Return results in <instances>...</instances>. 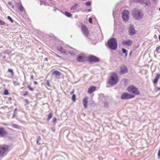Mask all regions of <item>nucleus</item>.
Wrapping results in <instances>:
<instances>
[{"instance_id": "obj_55", "label": "nucleus", "mask_w": 160, "mask_h": 160, "mask_svg": "<svg viewBox=\"0 0 160 160\" xmlns=\"http://www.w3.org/2000/svg\"><path fill=\"white\" fill-rule=\"evenodd\" d=\"M88 12H90V11H91V9H88Z\"/></svg>"}, {"instance_id": "obj_11", "label": "nucleus", "mask_w": 160, "mask_h": 160, "mask_svg": "<svg viewBox=\"0 0 160 160\" xmlns=\"http://www.w3.org/2000/svg\"><path fill=\"white\" fill-rule=\"evenodd\" d=\"M132 44V41L129 39L126 41H124L122 43V44L123 45H126L128 46H131Z\"/></svg>"}, {"instance_id": "obj_33", "label": "nucleus", "mask_w": 160, "mask_h": 160, "mask_svg": "<svg viewBox=\"0 0 160 160\" xmlns=\"http://www.w3.org/2000/svg\"><path fill=\"white\" fill-rule=\"evenodd\" d=\"M4 94L5 95H7L8 94V92L7 89H6L4 91Z\"/></svg>"}, {"instance_id": "obj_62", "label": "nucleus", "mask_w": 160, "mask_h": 160, "mask_svg": "<svg viewBox=\"0 0 160 160\" xmlns=\"http://www.w3.org/2000/svg\"><path fill=\"white\" fill-rule=\"evenodd\" d=\"M16 110V109H15L14 112H15V111Z\"/></svg>"}, {"instance_id": "obj_61", "label": "nucleus", "mask_w": 160, "mask_h": 160, "mask_svg": "<svg viewBox=\"0 0 160 160\" xmlns=\"http://www.w3.org/2000/svg\"><path fill=\"white\" fill-rule=\"evenodd\" d=\"M54 11H56V9H54Z\"/></svg>"}, {"instance_id": "obj_12", "label": "nucleus", "mask_w": 160, "mask_h": 160, "mask_svg": "<svg viewBox=\"0 0 160 160\" xmlns=\"http://www.w3.org/2000/svg\"><path fill=\"white\" fill-rule=\"evenodd\" d=\"M7 134V132L3 128L0 127V137H4Z\"/></svg>"}, {"instance_id": "obj_57", "label": "nucleus", "mask_w": 160, "mask_h": 160, "mask_svg": "<svg viewBox=\"0 0 160 160\" xmlns=\"http://www.w3.org/2000/svg\"><path fill=\"white\" fill-rule=\"evenodd\" d=\"M153 1L154 2H156V1H157V0H153Z\"/></svg>"}, {"instance_id": "obj_6", "label": "nucleus", "mask_w": 160, "mask_h": 160, "mask_svg": "<svg viewBox=\"0 0 160 160\" xmlns=\"http://www.w3.org/2000/svg\"><path fill=\"white\" fill-rule=\"evenodd\" d=\"M135 97L134 95L130 94L127 92H124L122 94L121 98L122 100H126L133 98Z\"/></svg>"}, {"instance_id": "obj_58", "label": "nucleus", "mask_w": 160, "mask_h": 160, "mask_svg": "<svg viewBox=\"0 0 160 160\" xmlns=\"http://www.w3.org/2000/svg\"><path fill=\"white\" fill-rule=\"evenodd\" d=\"M45 59L47 61H48V59L47 58H45Z\"/></svg>"}, {"instance_id": "obj_21", "label": "nucleus", "mask_w": 160, "mask_h": 160, "mask_svg": "<svg viewBox=\"0 0 160 160\" xmlns=\"http://www.w3.org/2000/svg\"><path fill=\"white\" fill-rule=\"evenodd\" d=\"M52 74L55 75L56 77L60 76L61 75V73L58 71H55L52 72Z\"/></svg>"}, {"instance_id": "obj_3", "label": "nucleus", "mask_w": 160, "mask_h": 160, "mask_svg": "<svg viewBox=\"0 0 160 160\" xmlns=\"http://www.w3.org/2000/svg\"><path fill=\"white\" fill-rule=\"evenodd\" d=\"M111 76L109 79L108 83L111 85L116 84L118 81V77L117 74L115 73H111Z\"/></svg>"}, {"instance_id": "obj_20", "label": "nucleus", "mask_w": 160, "mask_h": 160, "mask_svg": "<svg viewBox=\"0 0 160 160\" xmlns=\"http://www.w3.org/2000/svg\"><path fill=\"white\" fill-rule=\"evenodd\" d=\"M18 8L21 12L24 11V9L21 4H20L18 6Z\"/></svg>"}, {"instance_id": "obj_4", "label": "nucleus", "mask_w": 160, "mask_h": 160, "mask_svg": "<svg viewBox=\"0 0 160 160\" xmlns=\"http://www.w3.org/2000/svg\"><path fill=\"white\" fill-rule=\"evenodd\" d=\"M9 146L6 144L0 145V157H3L8 151Z\"/></svg>"}, {"instance_id": "obj_1", "label": "nucleus", "mask_w": 160, "mask_h": 160, "mask_svg": "<svg viewBox=\"0 0 160 160\" xmlns=\"http://www.w3.org/2000/svg\"><path fill=\"white\" fill-rule=\"evenodd\" d=\"M107 45L112 50H116L118 47L116 39L113 38L109 39L108 41Z\"/></svg>"}, {"instance_id": "obj_26", "label": "nucleus", "mask_w": 160, "mask_h": 160, "mask_svg": "<svg viewBox=\"0 0 160 160\" xmlns=\"http://www.w3.org/2000/svg\"><path fill=\"white\" fill-rule=\"evenodd\" d=\"M8 71L11 73L12 76H14V73L13 70L12 69H8Z\"/></svg>"}, {"instance_id": "obj_30", "label": "nucleus", "mask_w": 160, "mask_h": 160, "mask_svg": "<svg viewBox=\"0 0 160 160\" xmlns=\"http://www.w3.org/2000/svg\"><path fill=\"white\" fill-rule=\"evenodd\" d=\"M27 87L31 91H34V89L32 88H31L30 86L28 85Z\"/></svg>"}, {"instance_id": "obj_44", "label": "nucleus", "mask_w": 160, "mask_h": 160, "mask_svg": "<svg viewBox=\"0 0 160 160\" xmlns=\"http://www.w3.org/2000/svg\"><path fill=\"white\" fill-rule=\"evenodd\" d=\"M39 141L38 140H37V143L38 144V145H40V143H39Z\"/></svg>"}, {"instance_id": "obj_32", "label": "nucleus", "mask_w": 160, "mask_h": 160, "mask_svg": "<svg viewBox=\"0 0 160 160\" xmlns=\"http://www.w3.org/2000/svg\"><path fill=\"white\" fill-rule=\"evenodd\" d=\"M7 18L10 21L12 22H13V20L10 16H8Z\"/></svg>"}, {"instance_id": "obj_8", "label": "nucleus", "mask_w": 160, "mask_h": 160, "mask_svg": "<svg viewBox=\"0 0 160 160\" xmlns=\"http://www.w3.org/2000/svg\"><path fill=\"white\" fill-rule=\"evenodd\" d=\"M88 59L90 62H98L99 61L98 58L93 55L89 56Z\"/></svg>"}, {"instance_id": "obj_14", "label": "nucleus", "mask_w": 160, "mask_h": 160, "mask_svg": "<svg viewBox=\"0 0 160 160\" xmlns=\"http://www.w3.org/2000/svg\"><path fill=\"white\" fill-rule=\"evenodd\" d=\"M82 31L85 36H87L88 34V30L86 26H82Z\"/></svg>"}, {"instance_id": "obj_16", "label": "nucleus", "mask_w": 160, "mask_h": 160, "mask_svg": "<svg viewBox=\"0 0 160 160\" xmlns=\"http://www.w3.org/2000/svg\"><path fill=\"white\" fill-rule=\"evenodd\" d=\"M96 87L94 86H91L90 87L88 90V93L89 94L91 93L96 90Z\"/></svg>"}, {"instance_id": "obj_50", "label": "nucleus", "mask_w": 160, "mask_h": 160, "mask_svg": "<svg viewBox=\"0 0 160 160\" xmlns=\"http://www.w3.org/2000/svg\"><path fill=\"white\" fill-rule=\"evenodd\" d=\"M8 5H11V2H8Z\"/></svg>"}, {"instance_id": "obj_56", "label": "nucleus", "mask_w": 160, "mask_h": 160, "mask_svg": "<svg viewBox=\"0 0 160 160\" xmlns=\"http://www.w3.org/2000/svg\"><path fill=\"white\" fill-rule=\"evenodd\" d=\"M158 38H159V40L160 41V35H159L158 36Z\"/></svg>"}, {"instance_id": "obj_25", "label": "nucleus", "mask_w": 160, "mask_h": 160, "mask_svg": "<svg viewBox=\"0 0 160 160\" xmlns=\"http://www.w3.org/2000/svg\"><path fill=\"white\" fill-rule=\"evenodd\" d=\"M122 52L123 53H125V57H127V50L124 48L122 49Z\"/></svg>"}, {"instance_id": "obj_17", "label": "nucleus", "mask_w": 160, "mask_h": 160, "mask_svg": "<svg viewBox=\"0 0 160 160\" xmlns=\"http://www.w3.org/2000/svg\"><path fill=\"white\" fill-rule=\"evenodd\" d=\"M88 101V98L87 97L84 98L82 101L83 104L85 108H87Z\"/></svg>"}, {"instance_id": "obj_10", "label": "nucleus", "mask_w": 160, "mask_h": 160, "mask_svg": "<svg viewBox=\"0 0 160 160\" xmlns=\"http://www.w3.org/2000/svg\"><path fill=\"white\" fill-rule=\"evenodd\" d=\"M65 49H66L65 47L62 46L61 45H58L57 47V49L59 52H60L61 53L67 54V53H66V51H65Z\"/></svg>"}, {"instance_id": "obj_2", "label": "nucleus", "mask_w": 160, "mask_h": 160, "mask_svg": "<svg viewBox=\"0 0 160 160\" xmlns=\"http://www.w3.org/2000/svg\"><path fill=\"white\" fill-rule=\"evenodd\" d=\"M132 15L134 19L136 20H139L143 17V15L140 10L137 9L134 10L132 12Z\"/></svg>"}, {"instance_id": "obj_40", "label": "nucleus", "mask_w": 160, "mask_h": 160, "mask_svg": "<svg viewBox=\"0 0 160 160\" xmlns=\"http://www.w3.org/2000/svg\"><path fill=\"white\" fill-rule=\"evenodd\" d=\"M41 138L40 136H38V137L37 138V140H38L40 141L41 140Z\"/></svg>"}, {"instance_id": "obj_22", "label": "nucleus", "mask_w": 160, "mask_h": 160, "mask_svg": "<svg viewBox=\"0 0 160 160\" xmlns=\"http://www.w3.org/2000/svg\"><path fill=\"white\" fill-rule=\"evenodd\" d=\"M65 15L68 17H70L72 16V15L70 13L67 11L65 12Z\"/></svg>"}, {"instance_id": "obj_60", "label": "nucleus", "mask_w": 160, "mask_h": 160, "mask_svg": "<svg viewBox=\"0 0 160 160\" xmlns=\"http://www.w3.org/2000/svg\"><path fill=\"white\" fill-rule=\"evenodd\" d=\"M159 11H160V8H159Z\"/></svg>"}, {"instance_id": "obj_52", "label": "nucleus", "mask_w": 160, "mask_h": 160, "mask_svg": "<svg viewBox=\"0 0 160 160\" xmlns=\"http://www.w3.org/2000/svg\"><path fill=\"white\" fill-rule=\"evenodd\" d=\"M73 91H72V92H71L70 94H73Z\"/></svg>"}, {"instance_id": "obj_38", "label": "nucleus", "mask_w": 160, "mask_h": 160, "mask_svg": "<svg viewBox=\"0 0 160 160\" xmlns=\"http://www.w3.org/2000/svg\"><path fill=\"white\" fill-rule=\"evenodd\" d=\"M54 55L56 56V57H58V58H61L62 57L60 56L59 55H58L55 53H54Z\"/></svg>"}, {"instance_id": "obj_27", "label": "nucleus", "mask_w": 160, "mask_h": 160, "mask_svg": "<svg viewBox=\"0 0 160 160\" xmlns=\"http://www.w3.org/2000/svg\"><path fill=\"white\" fill-rule=\"evenodd\" d=\"M76 95L75 94H73L72 97V99L73 102H75V101Z\"/></svg>"}, {"instance_id": "obj_28", "label": "nucleus", "mask_w": 160, "mask_h": 160, "mask_svg": "<svg viewBox=\"0 0 160 160\" xmlns=\"http://www.w3.org/2000/svg\"><path fill=\"white\" fill-rule=\"evenodd\" d=\"M5 24V22L2 21V20H0V25H4Z\"/></svg>"}, {"instance_id": "obj_53", "label": "nucleus", "mask_w": 160, "mask_h": 160, "mask_svg": "<svg viewBox=\"0 0 160 160\" xmlns=\"http://www.w3.org/2000/svg\"><path fill=\"white\" fill-rule=\"evenodd\" d=\"M157 89H158V90L160 91V88H158Z\"/></svg>"}, {"instance_id": "obj_45", "label": "nucleus", "mask_w": 160, "mask_h": 160, "mask_svg": "<svg viewBox=\"0 0 160 160\" xmlns=\"http://www.w3.org/2000/svg\"><path fill=\"white\" fill-rule=\"evenodd\" d=\"M34 83L35 84H38V82L36 81H35L34 82Z\"/></svg>"}, {"instance_id": "obj_42", "label": "nucleus", "mask_w": 160, "mask_h": 160, "mask_svg": "<svg viewBox=\"0 0 160 160\" xmlns=\"http://www.w3.org/2000/svg\"><path fill=\"white\" fill-rule=\"evenodd\" d=\"M108 102H105L104 103V106H107V105H108Z\"/></svg>"}, {"instance_id": "obj_43", "label": "nucleus", "mask_w": 160, "mask_h": 160, "mask_svg": "<svg viewBox=\"0 0 160 160\" xmlns=\"http://www.w3.org/2000/svg\"><path fill=\"white\" fill-rule=\"evenodd\" d=\"M25 101H26V102L27 104H28L29 103V102L28 100V99H26L25 100Z\"/></svg>"}, {"instance_id": "obj_37", "label": "nucleus", "mask_w": 160, "mask_h": 160, "mask_svg": "<svg viewBox=\"0 0 160 160\" xmlns=\"http://www.w3.org/2000/svg\"><path fill=\"white\" fill-rule=\"evenodd\" d=\"M57 120V118H54L53 119V122L55 123L56 122V121Z\"/></svg>"}, {"instance_id": "obj_9", "label": "nucleus", "mask_w": 160, "mask_h": 160, "mask_svg": "<svg viewBox=\"0 0 160 160\" xmlns=\"http://www.w3.org/2000/svg\"><path fill=\"white\" fill-rule=\"evenodd\" d=\"M128 32L129 33V34L131 35H132L136 33V31L133 25H130L129 28Z\"/></svg>"}, {"instance_id": "obj_18", "label": "nucleus", "mask_w": 160, "mask_h": 160, "mask_svg": "<svg viewBox=\"0 0 160 160\" xmlns=\"http://www.w3.org/2000/svg\"><path fill=\"white\" fill-rule=\"evenodd\" d=\"M78 7H79V4H75L71 8L70 10L72 11H73V12H75Z\"/></svg>"}, {"instance_id": "obj_31", "label": "nucleus", "mask_w": 160, "mask_h": 160, "mask_svg": "<svg viewBox=\"0 0 160 160\" xmlns=\"http://www.w3.org/2000/svg\"><path fill=\"white\" fill-rule=\"evenodd\" d=\"M85 5L87 6H90L91 5V3L90 2L88 1L86 2Z\"/></svg>"}, {"instance_id": "obj_39", "label": "nucleus", "mask_w": 160, "mask_h": 160, "mask_svg": "<svg viewBox=\"0 0 160 160\" xmlns=\"http://www.w3.org/2000/svg\"><path fill=\"white\" fill-rule=\"evenodd\" d=\"M46 83L47 85L48 86H49V87L50 86V83H49V81L48 80L47 81Z\"/></svg>"}, {"instance_id": "obj_41", "label": "nucleus", "mask_w": 160, "mask_h": 160, "mask_svg": "<svg viewBox=\"0 0 160 160\" xmlns=\"http://www.w3.org/2000/svg\"><path fill=\"white\" fill-rule=\"evenodd\" d=\"M158 157H160V150H159L158 152Z\"/></svg>"}, {"instance_id": "obj_51", "label": "nucleus", "mask_w": 160, "mask_h": 160, "mask_svg": "<svg viewBox=\"0 0 160 160\" xmlns=\"http://www.w3.org/2000/svg\"><path fill=\"white\" fill-rule=\"evenodd\" d=\"M6 56L5 55H4V56H3V57H2V58L3 59H5L6 58Z\"/></svg>"}, {"instance_id": "obj_34", "label": "nucleus", "mask_w": 160, "mask_h": 160, "mask_svg": "<svg viewBox=\"0 0 160 160\" xmlns=\"http://www.w3.org/2000/svg\"><path fill=\"white\" fill-rule=\"evenodd\" d=\"M13 83L15 86H17L18 85H19V84L18 83V82L16 81H13Z\"/></svg>"}, {"instance_id": "obj_54", "label": "nucleus", "mask_w": 160, "mask_h": 160, "mask_svg": "<svg viewBox=\"0 0 160 160\" xmlns=\"http://www.w3.org/2000/svg\"><path fill=\"white\" fill-rule=\"evenodd\" d=\"M14 116H15V113H14L13 115V116H12V118H13L14 117Z\"/></svg>"}, {"instance_id": "obj_23", "label": "nucleus", "mask_w": 160, "mask_h": 160, "mask_svg": "<svg viewBox=\"0 0 160 160\" xmlns=\"http://www.w3.org/2000/svg\"><path fill=\"white\" fill-rule=\"evenodd\" d=\"M11 126L12 127H13V128H15L20 129L19 126L17 124H13Z\"/></svg>"}, {"instance_id": "obj_24", "label": "nucleus", "mask_w": 160, "mask_h": 160, "mask_svg": "<svg viewBox=\"0 0 160 160\" xmlns=\"http://www.w3.org/2000/svg\"><path fill=\"white\" fill-rule=\"evenodd\" d=\"M52 113H50L48 116V117L47 119L48 121H49L50 119L52 118Z\"/></svg>"}, {"instance_id": "obj_13", "label": "nucleus", "mask_w": 160, "mask_h": 160, "mask_svg": "<svg viewBox=\"0 0 160 160\" xmlns=\"http://www.w3.org/2000/svg\"><path fill=\"white\" fill-rule=\"evenodd\" d=\"M128 72V69L127 67L125 66H122L120 68V73L123 74L127 73Z\"/></svg>"}, {"instance_id": "obj_46", "label": "nucleus", "mask_w": 160, "mask_h": 160, "mask_svg": "<svg viewBox=\"0 0 160 160\" xmlns=\"http://www.w3.org/2000/svg\"><path fill=\"white\" fill-rule=\"evenodd\" d=\"M68 53L70 54L71 55H72V52L71 51H70V52H68Z\"/></svg>"}, {"instance_id": "obj_36", "label": "nucleus", "mask_w": 160, "mask_h": 160, "mask_svg": "<svg viewBox=\"0 0 160 160\" xmlns=\"http://www.w3.org/2000/svg\"><path fill=\"white\" fill-rule=\"evenodd\" d=\"M88 21L90 23H92V18H89Z\"/></svg>"}, {"instance_id": "obj_59", "label": "nucleus", "mask_w": 160, "mask_h": 160, "mask_svg": "<svg viewBox=\"0 0 160 160\" xmlns=\"http://www.w3.org/2000/svg\"><path fill=\"white\" fill-rule=\"evenodd\" d=\"M132 53V52H130V54L131 55Z\"/></svg>"}, {"instance_id": "obj_5", "label": "nucleus", "mask_w": 160, "mask_h": 160, "mask_svg": "<svg viewBox=\"0 0 160 160\" xmlns=\"http://www.w3.org/2000/svg\"><path fill=\"white\" fill-rule=\"evenodd\" d=\"M127 91L136 95L140 94L138 89L133 85L129 86L127 89Z\"/></svg>"}, {"instance_id": "obj_15", "label": "nucleus", "mask_w": 160, "mask_h": 160, "mask_svg": "<svg viewBox=\"0 0 160 160\" xmlns=\"http://www.w3.org/2000/svg\"><path fill=\"white\" fill-rule=\"evenodd\" d=\"M85 58V56L84 55H80L77 57V60L79 62H82L84 61Z\"/></svg>"}, {"instance_id": "obj_48", "label": "nucleus", "mask_w": 160, "mask_h": 160, "mask_svg": "<svg viewBox=\"0 0 160 160\" xmlns=\"http://www.w3.org/2000/svg\"><path fill=\"white\" fill-rule=\"evenodd\" d=\"M2 124L4 125H5V126H8V124H7V123H2Z\"/></svg>"}, {"instance_id": "obj_7", "label": "nucleus", "mask_w": 160, "mask_h": 160, "mask_svg": "<svg viewBox=\"0 0 160 160\" xmlns=\"http://www.w3.org/2000/svg\"><path fill=\"white\" fill-rule=\"evenodd\" d=\"M129 12L128 10H124L122 12V18L125 22H127L129 19Z\"/></svg>"}, {"instance_id": "obj_49", "label": "nucleus", "mask_w": 160, "mask_h": 160, "mask_svg": "<svg viewBox=\"0 0 160 160\" xmlns=\"http://www.w3.org/2000/svg\"><path fill=\"white\" fill-rule=\"evenodd\" d=\"M27 94H28V92H26L25 93H24L23 94V96H25V95H26Z\"/></svg>"}, {"instance_id": "obj_35", "label": "nucleus", "mask_w": 160, "mask_h": 160, "mask_svg": "<svg viewBox=\"0 0 160 160\" xmlns=\"http://www.w3.org/2000/svg\"><path fill=\"white\" fill-rule=\"evenodd\" d=\"M159 50H160V45L157 47L156 50V51L158 53V51Z\"/></svg>"}, {"instance_id": "obj_29", "label": "nucleus", "mask_w": 160, "mask_h": 160, "mask_svg": "<svg viewBox=\"0 0 160 160\" xmlns=\"http://www.w3.org/2000/svg\"><path fill=\"white\" fill-rule=\"evenodd\" d=\"M40 5H41L42 4H45V0H40Z\"/></svg>"}, {"instance_id": "obj_19", "label": "nucleus", "mask_w": 160, "mask_h": 160, "mask_svg": "<svg viewBox=\"0 0 160 160\" xmlns=\"http://www.w3.org/2000/svg\"><path fill=\"white\" fill-rule=\"evenodd\" d=\"M160 77V74H157L155 77V78L153 80V83L156 84L158 82V79Z\"/></svg>"}, {"instance_id": "obj_47", "label": "nucleus", "mask_w": 160, "mask_h": 160, "mask_svg": "<svg viewBox=\"0 0 160 160\" xmlns=\"http://www.w3.org/2000/svg\"><path fill=\"white\" fill-rule=\"evenodd\" d=\"M33 78V76L32 75H31V78L32 79Z\"/></svg>"}]
</instances>
